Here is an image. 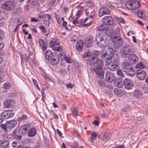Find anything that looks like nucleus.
Listing matches in <instances>:
<instances>
[{"label":"nucleus","instance_id":"obj_17","mask_svg":"<svg viewBox=\"0 0 148 148\" xmlns=\"http://www.w3.org/2000/svg\"><path fill=\"white\" fill-rule=\"evenodd\" d=\"M138 16L142 19H146L148 17V13L144 10H140L137 12Z\"/></svg>","mask_w":148,"mask_h":148},{"label":"nucleus","instance_id":"obj_28","mask_svg":"<svg viewBox=\"0 0 148 148\" xmlns=\"http://www.w3.org/2000/svg\"><path fill=\"white\" fill-rule=\"evenodd\" d=\"M8 127L9 129L12 128L15 126L17 124L16 121L15 120L9 121L7 123Z\"/></svg>","mask_w":148,"mask_h":148},{"label":"nucleus","instance_id":"obj_61","mask_svg":"<svg viewBox=\"0 0 148 148\" xmlns=\"http://www.w3.org/2000/svg\"><path fill=\"white\" fill-rule=\"evenodd\" d=\"M41 46L42 48L44 50H45L47 48V46L45 44Z\"/></svg>","mask_w":148,"mask_h":148},{"label":"nucleus","instance_id":"obj_43","mask_svg":"<svg viewBox=\"0 0 148 148\" xmlns=\"http://www.w3.org/2000/svg\"><path fill=\"white\" fill-rule=\"evenodd\" d=\"M96 120L94 121L93 122V123L95 125L97 126L99 125V117L98 116H96Z\"/></svg>","mask_w":148,"mask_h":148},{"label":"nucleus","instance_id":"obj_41","mask_svg":"<svg viewBox=\"0 0 148 148\" xmlns=\"http://www.w3.org/2000/svg\"><path fill=\"white\" fill-rule=\"evenodd\" d=\"M135 67L136 69H142L144 67V66L142 62H140L136 65Z\"/></svg>","mask_w":148,"mask_h":148},{"label":"nucleus","instance_id":"obj_23","mask_svg":"<svg viewBox=\"0 0 148 148\" xmlns=\"http://www.w3.org/2000/svg\"><path fill=\"white\" fill-rule=\"evenodd\" d=\"M14 103V101L12 99H9L5 100L4 101L5 108H8L12 106Z\"/></svg>","mask_w":148,"mask_h":148},{"label":"nucleus","instance_id":"obj_19","mask_svg":"<svg viewBox=\"0 0 148 148\" xmlns=\"http://www.w3.org/2000/svg\"><path fill=\"white\" fill-rule=\"evenodd\" d=\"M93 39L92 37L90 36H87L85 39L84 45L86 47H90L92 44Z\"/></svg>","mask_w":148,"mask_h":148},{"label":"nucleus","instance_id":"obj_21","mask_svg":"<svg viewBox=\"0 0 148 148\" xmlns=\"http://www.w3.org/2000/svg\"><path fill=\"white\" fill-rule=\"evenodd\" d=\"M128 59L129 62L132 64L137 63L138 61V57L134 54L130 55Z\"/></svg>","mask_w":148,"mask_h":148},{"label":"nucleus","instance_id":"obj_36","mask_svg":"<svg viewBox=\"0 0 148 148\" xmlns=\"http://www.w3.org/2000/svg\"><path fill=\"white\" fill-rule=\"evenodd\" d=\"M112 56H111V57L110 58L111 59L110 60L114 61L116 59V62H118V56L117 54L116 53H114L112 54Z\"/></svg>","mask_w":148,"mask_h":148},{"label":"nucleus","instance_id":"obj_4","mask_svg":"<svg viewBox=\"0 0 148 148\" xmlns=\"http://www.w3.org/2000/svg\"><path fill=\"white\" fill-rule=\"evenodd\" d=\"M95 42L100 47H104L107 45V40L106 39L105 36L101 34L96 36Z\"/></svg>","mask_w":148,"mask_h":148},{"label":"nucleus","instance_id":"obj_50","mask_svg":"<svg viewBox=\"0 0 148 148\" xmlns=\"http://www.w3.org/2000/svg\"><path fill=\"white\" fill-rule=\"evenodd\" d=\"M64 59L65 61L69 63H71V60L70 58L68 57L65 56Z\"/></svg>","mask_w":148,"mask_h":148},{"label":"nucleus","instance_id":"obj_58","mask_svg":"<svg viewBox=\"0 0 148 148\" xmlns=\"http://www.w3.org/2000/svg\"><path fill=\"white\" fill-rule=\"evenodd\" d=\"M116 73L118 75L120 76H122L123 75V73L121 70H118L117 71Z\"/></svg>","mask_w":148,"mask_h":148},{"label":"nucleus","instance_id":"obj_5","mask_svg":"<svg viewBox=\"0 0 148 148\" xmlns=\"http://www.w3.org/2000/svg\"><path fill=\"white\" fill-rule=\"evenodd\" d=\"M106 61V65L107 68L112 71H115L116 68L118 65V62H116V60L112 61L110 59Z\"/></svg>","mask_w":148,"mask_h":148},{"label":"nucleus","instance_id":"obj_51","mask_svg":"<svg viewBox=\"0 0 148 148\" xmlns=\"http://www.w3.org/2000/svg\"><path fill=\"white\" fill-rule=\"evenodd\" d=\"M4 72V68L2 66H0V75L3 73Z\"/></svg>","mask_w":148,"mask_h":148},{"label":"nucleus","instance_id":"obj_53","mask_svg":"<svg viewBox=\"0 0 148 148\" xmlns=\"http://www.w3.org/2000/svg\"><path fill=\"white\" fill-rule=\"evenodd\" d=\"M30 9V6L28 5H26L25 6V10L27 11L28 12L29 11Z\"/></svg>","mask_w":148,"mask_h":148},{"label":"nucleus","instance_id":"obj_60","mask_svg":"<svg viewBox=\"0 0 148 148\" xmlns=\"http://www.w3.org/2000/svg\"><path fill=\"white\" fill-rule=\"evenodd\" d=\"M65 28V29L68 31H70L71 29V27L69 25H67Z\"/></svg>","mask_w":148,"mask_h":148},{"label":"nucleus","instance_id":"obj_47","mask_svg":"<svg viewBox=\"0 0 148 148\" xmlns=\"http://www.w3.org/2000/svg\"><path fill=\"white\" fill-rule=\"evenodd\" d=\"M40 29L41 30L43 33L47 32V30L45 27L43 26H40L39 27Z\"/></svg>","mask_w":148,"mask_h":148},{"label":"nucleus","instance_id":"obj_49","mask_svg":"<svg viewBox=\"0 0 148 148\" xmlns=\"http://www.w3.org/2000/svg\"><path fill=\"white\" fill-rule=\"evenodd\" d=\"M39 43L40 45L41 46L42 45H44L45 44V42L44 40L42 39H40L38 40Z\"/></svg>","mask_w":148,"mask_h":148},{"label":"nucleus","instance_id":"obj_64","mask_svg":"<svg viewBox=\"0 0 148 148\" xmlns=\"http://www.w3.org/2000/svg\"><path fill=\"white\" fill-rule=\"evenodd\" d=\"M78 17H77L73 21V23L74 24H75L76 23H78Z\"/></svg>","mask_w":148,"mask_h":148},{"label":"nucleus","instance_id":"obj_9","mask_svg":"<svg viewBox=\"0 0 148 148\" xmlns=\"http://www.w3.org/2000/svg\"><path fill=\"white\" fill-rule=\"evenodd\" d=\"M103 24L107 25H112L114 22V20L112 17L110 16H106L103 17L102 19Z\"/></svg>","mask_w":148,"mask_h":148},{"label":"nucleus","instance_id":"obj_13","mask_svg":"<svg viewBox=\"0 0 148 148\" xmlns=\"http://www.w3.org/2000/svg\"><path fill=\"white\" fill-rule=\"evenodd\" d=\"M124 85L125 88L127 90H130L133 87V82L131 80L128 79H125L123 81Z\"/></svg>","mask_w":148,"mask_h":148},{"label":"nucleus","instance_id":"obj_45","mask_svg":"<svg viewBox=\"0 0 148 148\" xmlns=\"http://www.w3.org/2000/svg\"><path fill=\"white\" fill-rule=\"evenodd\" d=\"M56 0H51L48 3V6L49 7H52L54 4Z\"/></svg>","mask_w":148,"mask_h":148},{"label":"nucleus","instance_id":"obj_25","mask_svg":"<svg viewBox=\"0 0 148 148\" xmlns=\"http://www.w3.org/2000/svg\"><path fill=\"white\" fill-rule=\"evenodd\" d=\"M9 145V143L8 140H0V147H3V148H8Z\"/></svg>","mask_w":148,"mask_h":148},{"label":"nucleus","instance_id":"obj_16","mask_svg":"<svg viewBox=\"0 0 148 148\" xmlns=\"http://www.w3.org/2000/svg\"><path fill=\"white\" fill-rule=\"evenodd\" d=\"M116 86L118 87V88H115L114 89V94L118 96H122L123 94V92L122 90L119 88L123 86V84L121 82L117 83V84Z\"/></svg>","mask_w":148,"mask_h":148},{"label":"nucleus","instance_id":"obj_30","mask_svg":"<svg viewBox=\"0 0 148 148\" xmlns=\"http://www.w3.org/2000/svg\"><path fill=\"white\" fill-rule=\"evenodd\" d=\"M9 14L5 11H1L0 13V19L6 20L9 16Z\"/></svg>","mask_w":148,"mask_h":148},{"label":"nucleus","instance_id":"obj_7","mask_svg":"<svg viewBox=\"0 0 148 148\" xmlns=\"http://www.w3.org/2000/svg\"><path fill=\"white\" fill-rule=\"evenodd\" d=\"M98 31H102L108 35L110 34L112 32V28L109 27L108 28L105 24H102L97 28Z\"/></svg>","mask_w":148,"mask_h":148},{"label":"nucleus","instance_id":"obj_48","mask_svg":"<svg viewBox=\"0 0 148 148\" xmlns=\"http://www.w3.org/2000/svg\"><path fill=\"white\" fill-rule=\"evenodd\" d=\"M17 142L16 140L13 141L12 143V146L13 147H16L17 145Z\"/></svg>","mask_w":148,"mask_h":148},{"label":"nucleus","instance_id":"obj_32","mask_svg":"<svg viewBox=\"0 0 148 148\" xmlns=\"http://www.w3.org/2000/svg\"><path fill=\"white\" fill-rule=\"evenodd\" d=\"M36 133V130L34 128H32L29 131L28 133V136L29 137H33Z\"/></svg>","mask_w":148,"mask_h":148},{"label":"nucleus","instance_id":"obj_24","mask_svg":"<svg viewBox=\"0 0 148 148\" xmlns=\"http://www.w3.org/2000/svg\"><path fill=\"white\" fill-rule=\"evenodd\" d=\"M60 43V42L59 39L54 38L50 42L49 46L50 47H53L59 45Z\"/></svg>","mask_w":148,"mask_h":148},{"label":"nucleus","instance_id":"obj_1","mask_svg":"<svg viewBox=\"0 0 148 148\" xmlns=\"http://www.w3.org/2000/svg\"><path fill=\"white\" fill-rule=\"evenodd\" d=\"M87 63L94 67L93 70L98 75L99 79L98 80V83L99 86L104 87L105 86V81L102 78L103 77L104 71L102 68L103 62L101 59H98L95 57L91 56L87 60Z\"/></svg>","mask_w":148,"mask_h":148},{"label":"nucleus","instance_id":"obj_2","mask_svg":"<svg viewBox=\"0 0 148 148\" xmlns=\"http://www.w3.org/2000/svg\"><path fill=\"white\" fill-rule=\"evenodd\" d=\"M135 49L131 45L130 43H128L126 44L123 47H122L120 53L122 56L126 57L130 53L135 52Z\"/></svg>","mask_w":148,"mask_h":148},{"label":"nucleus","instance_id":"obj_38","mask_svg":"<svg viewBox=\"0 0 148 148\" xmlns=\"http://www.w3.org/2000/svg\"><path fill=\"white\" fill-rule=\"evenodd\" d=\"M52 49L54 51H56L58 52L62 51V47H61L57 46L52 47Z\"/></svg>","mask_w":148,"mask_h":148},{"label":"nucleus","instance_id":"obj_3","mask_svg":"<svg viewBox=\"0 0 148 148\" xmlns=\"http://www.w3.org/2000/svg\"><path fill=\"white\" fill-rule=\"evenodd\" d=\"M121 69L128 75L132 76L134 74L131 64L127 61L123 62L121 64Z\"/></svg>","mask_w":148,"mask_h":148},{"label":"nucleus","instance_id":"obj_44","mask_svg":"<svg viewBox=\"0 0 148 148\" xmlns=\"http://www.w3.org/2000/svg\"><path fill=\"white\" fill-rule=\"evenodd\" d=\"M7 123H6L5 124H1V127L3 129V130L5 132L7 131V129L8 127Z\"/></svg>","mask_w":148,"mask_h":148},{"label":"nucleus","instance_id":"obj_10","mask_svg":"<svg viewBox=\"0 0 148 148\" xmlns=\"http://www.w3.org/2000/svg\"><path fill=\"white\" fill-rule=\"evenodd\" d=\"M14 113L11 110L5 111L1 113V118L3 119H7L13 116Z\"/></svg>","mask_w":148,"mask_h":148},{"label":"nucleus","instance_id":"obj_62","mask_svg":"<svg viewBox=\"0 0 148 148\" xmlns=\"http://www.w3.org/2000/svg\"><path fill=\"white\" fill-rule=\"evenodd\" d=\"M68 10L69 8L66 6H64L63 8L64 11V12L65 13H66Z\"/></svg>","mask_w":148,"mask_h":148},{"label":"nucleus","instance_id":"obj_63","mask_svg":"<svg viewBox=\"0 0 148 148\" xmlns=\"http://www.w3.org/2000/svg\"><path fill=\"white\" fill-rule=\"evenodd\" d=\"M66 86L68 88H73V85L70 83H69L68 84H67L66 85Z\"/></svg>","mask_w":148,"mask_h":148},{"label":"nucleus","instance_id":"obj_26","mask_svg":"<svg viewBox=\"0 0 148 148\" xmlns=\"http://www.w3.org/2000/svg\"><path fill=\"white\" fill-rule=\"evenodd\" d=\"M45 55V58L46 60H47L48 61L53 56L52 55V52L49 49H47L46 50Z\"/></svg>","mask_w":148,"mask_h":148},{"label":"nucleus","instance_id":"obj_35","mask_svg":"<svg viewBox=\"0 0 148 148\" xmlns=\"http://www.w3.org/2000/svg\"><path fill=\"white\" fill-rule=\"evenodd\" d=\"M97 138V134L95 133H92L91 136L90 138L88 140L90 142L93 143V140L96 139Z\"/></svg>","mask_w":148,"mask_h":148},{"label":"nucleus","instance_id":"obj_22","mask_svg":"<svg viewBox=\"0 0 148 148\" xmlns=\"http://www.w3.org/2000/svg\"><path fill=\"white\" fill-rule=\"evenodd\" d=\"M84 45V42L82 40H79L76 44V49L77 51H81Z\"/></svg>","mask_w":148,"mask_h":148},{"label":"nucleus","instance_id":"obj_46","mask_svg":"<svg viewBox=\"0 0 148 148\" xmlns=\"http://www.w3.org/2000/svg\"><path fill=\"white\" fill-rule=\"evenodd\" d=\"M4 34L3 32L0 29V41L1 40L4 38Z\"/></svg>","mask_w":148,"mask_h":148},{"label":"nucleus","instance_id":"obj_29","mask_svg":"<svg viewBox=\"0 0 148 148\" xmlns=\"http://www.w3.org/2000/svg\"><path fill=\"white\" fill-rule=\"evenodd\" d=\"M142 94V93L141 91L136 89H135L133 92L134 96L136 98H140Z\"/></svg>","mask_w":148,"mask_h":148},{"label":"nucleus","instance_id":"obj_52","mask_svg":"<svg viewBox=\"0 0 148 148\" xmlns=\"http://www.w3.org/2000/svg\"><path fill=\"white\" fill-rule=\"evenodd\" d=\"M143 90L144 93H148V88L147 87L145 86L144 87H143Z\"/></svg>","mask_w":148,"mask_h":148},{"label":"nucleus","instance_id":"obj_42","mask_svg":"<svg viewBox=\"0 0 148 148\" xmlns=\"http://www.w3.org/2000/svg\"><path fill=\"white\" fill-rule=\"evenodd\" d=\"M38 17L41 19H44L46 18V15L42 12H41L38 14Z\"/></svg>","mask_w":148,"mask_h":148},{"label":"nucleus","instance_id":"obj_55","mask_svg":"<svg viewBox=\"0 0 148 148\" xmlns=\"http://www.w3.org/2000/svg\"><path fill=\"white\" fill-rule=\"evenodd\" d=\"M49 21H47L46 20H43V23L49 26Z\"/></svg>","mask_w":148,"mask_h":148},{"label":"nucleus","instance_id":"obj_11","mask_svg":"<svg viewBox=\"0 0 148 148\" xmlns=\"http://www.w3.org/2000/svg\"><path fill=\"white\" fill-rule=\"evenodd\" d=\"M136 76L138 79L140 80H143L145 79L146 76V72L142 70H138L136 71Z\"/></svg>","mask_w":148,"mask_h":148},{"label":"nucleus","instance_id":"obj_39","mask_svg":"<svg viewBox=\"0 0 148 148\" xmlns=\"http://www.w3.org/2000/svg\"><path fill=\"white\" fill-rule=\"evenodd\" d=\"M11 85L8 82H7L4 83L3 88H5V89H9L11 88Z\"/></svg>","mask_w":148,"mask_h":148},{"label":"nucleus","instance_id":"obj_14","mask_svg":"<svg viewBox=\"0 0 148 148\" xmlns=\"http://www.w3.org/2000/svg\"><path fill=\"white\" fill-rule=\"evenodd\" d=\"M31 127V125L29 124L24 125L20 127L18 132L20 134H25L28 131Z\"/></svg>","mask_w":148,"mask_h":148},{"label":"nucleus","instance_id":"obj_15","mask_svg":"<svg viewBox=\"0 0 148 148\" xmlns=\"http://www.w3.org/2000/svg\"><path fill=\"white\" fill-rule=\"evenodd\" d=\"M110 13V11L108 8L103 6L99 10L98 15L99 16L101 17L105 14H109Z\"/></svg>","mask_w":148,"mask_h":148},{"label":"nucleus","instance_id":"obj_6","mask_svg":"<svg viewBox=\"0 0 148 148\" xmlns=\"http://www.w3.org/2000/svg\"><path fill=\"white\" fill-rule=\"evenodd\" d=\"M15 6V4L14 2L9 1L3 3L1 6L2 8L8 10H12Z\"/></svg>","mask_w":148,"mask_h":148},{"label":"nucleus","instance_id":"obj_20","mask_svg":"<svg viewBox=\"0 0 148 148\" xmlns=\"http://www.w3.org/2000/svg\"><path fill=\"white\" fill-rule=\"evenodd\" d=\"M111 34H112L111 35V40L121 37L119 32V29H118L113 31L112 29V32Z\"/></svg>","mask_w":148,"mask_h":148},{"label":"nucleus","instance_id":"obj_8","mask_svg":"<svg viewBox=\"0 0 148 148\" xmlns=\"http://www.w3.org/2000/svg\"><path fill=\"white\" fill-rule=\"evenodd\" d=\"M115 51H114L112 48L111 47L108 46L106 52L103 53L102 57L105 58L107 60L110 59L111 56H112V54Z\"/></svg>","mask_w":148,"mask_h":148},{"label":"nucleus","instance_id":"obj_40","mask_svg":"<svg viewBox=\"0 0 148 148\" xmlns=\"http://www.w3.org/2000/svg\"><path fill=\"white\" fill-rule=\"evenodd\" d=\"M27 118V116L26 115H22L21 117H18L17 120L18 121H24Z\"/></svg>","mask_w":148,"mask_h":148},{"label":"nucleus","instance_id":"obj_59","mask_svg":"<svg viewBox=\"0 0 148 148\" xmlns=\"http://www.w3.org/2000/svg\"><path fill=\"white\" fill-rule=\"evenodd\" d=\"M51 112L52 113V115L53 116V117H54V118H55V119H57V118H58V116L56 114H55L54 113V112H53V111H51Z\"/></svg>","mask_w":148,"mask_h":148},{"label":"nucleus","instance_id":"obj_33","mask_svg":"<svg viewBox=\"0 0 148 148\" xmlns=\"http://www.w3.org/2000/svg\"><path fill=\"white\" fill-rule=\"evenodd\" d=\"M110 135L109 134H108L106 133H105L103 135L102 139L104 142H106L110 138Z\"/></svg>","mask_w":148,"mask_h":148},{"label":"nucleus","instance_id":"obj_12","mask_svg":"<svg viewBox=\"0 0 148 148\" xmlns=\"http://www.w3.org/2000/svg\"><path fill=\"white\" fill-rule=\"evenodd\" d=\"M114 45L116 48H119L123 45V38H118L111 40Z\"/></svg>","mask_w":148,"mask_h":148},{"label":"nucleus","instance_id":"obj_27","mask_svg":"<svg viewBox=\"0 0 148 148\" xmlns=\"http://www.w3.org/2000/svg\"><path fill=\"white\" fill-rule=\"evenodd\" d=\"M59 61V58L57 57L53 56L48 62L52 65H54L58 63Z\"/></svg>","mask_w":148,"mask_h":148},{"label":"nucleus","instance_id":"obj_34","mask_svg":"<svg viewBox=\"0 0 148 148\" xmlns=\"http://www.w3.org/2000/svg\"><path fill=\"white\" fill-rule=\"evenodd\" d=\"M89 54L90 53H89V52L87 51V52L84 53V54L83 55V57L84 58H86V57H88V58L87 59V60H86V63H87V60L91 56H94V57H95L98 59H98V58H97V56L96 55H94V54H95L94 53L93 54H92L91 55H90V56H89ZM87 64L90 65V64Z\"/></svg>","mask_w":148,"mask_h":148},{"label":"nucleus","instance_id":"obj_57","mask_svg":"<svg viewBox=\"0 0 148 148\" xmlns=\"http://www.w3.org/2000/svg\"><path fill=\"white\" fill-rule=\"evenodd\" d=\"M31 21L32 22H36L39 21L38 20L36 19L34 17H32L31 18Z\"/></svg>","mask_w":148,"mask_h":148},{"label":"nucleus","instance_id":"obj_56","mask_svg":"<svg viewBox=\"0 0 148 148\" xmlns=\"http://www.w3.org/2000/svg\"><path fill=\"white\" fill-rule=\"evenodd\" d=\"M22 136L21 135H16L15 136V138L16 139L20 140L22 138Z\"/></svg>","mask_w":148,"mask_h":148},{"label":"nucleus","instance_id":"obj_31","mask_svg":"<svg viewBox=\"0 0 148 148\" xmlns=\"http://www.w3.org/2000/svg\"><path fill=\"white\" fill-rule=\"evenodd\" d=\"M133 3H134L131 0H127V1L125 4L126 7L129 9L132 10Z\"/></svg>","mask_w":148,"mask_h":148},{"label":"nucleus","instance_id":"obj_18","mask_svg":"<svg viewBox=\"0 0 148 148\" xmlns=\"http://www.w3.org/2000/svg\"><path fill=\"white\" fill-rule=\"evenodd\" d=\"M106 80L108 82L111 83L112 82L114 79L115 76L114 73L112 72L108 71L106 75Z\"/></svg>","mask_w":148,"mask_h":148},{"label":"nucleus","instance_id":"obj_37","mask_svg":"<svg viewBox=\"0 0 148 148\" xmlns=\"http://www.w3.org/2000/svg\"><path fill=\"white\" fill-rule=\"evenodd\" d=\"M72 114L74 116H77L79 114L78 111L77 110V108L76 107L74 108L72 110Z\"/></svg>","mask_w":148,"mask_h":148},{"label":"nucleus","instance_id":"obj_54","mask_svg":"<svg viewBox=\"0 0 148 148\" xmlns=\"http://www.w3.org/2000/svg\"><path fill=\"white\" fill-rule=\"evenodd\" d=\"M25 55V57H23L21 58V60H22L24 58L25 60V62H27L29 61V59L28 56L26 55Z\"/></svg>","mask_w":148,"mask_h":148}]
</instances>
